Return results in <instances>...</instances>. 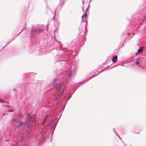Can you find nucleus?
<instances>
[{"mask_svg": "<svg viewBox=\"0 0 146 146\" xmlns=\"http://www.w3.org/2000/svg\"><path fill=\"white\" fill-rule=\"evenodd\" d=\"M12 124L15 127H19L23 125L22 122L18 120L13 119L12 121Z\"/></svg>", "mask_w": 146, "mask_h": 146, "instance_id": "nucleus-1", "label": "nucleus"}, {"mask_svg": "<svg viewBox=\"0 0 146 146\" xmlns=\"http://www.w3.org/2000/svg\"><path fill=\"white\" fill-rule=\"evenodd\" d=\"M58 80L57 79L55 78L53 81V84L54 85V88L55 89L57 90H59L60 88V85L59 84H57L55 85V83L56 81H57Z\"/></svg>", "mask_w": 146, "mask_h": 146, "instance_id": "nucleus-2", "label": "nucleus"}, {"mask_svg": "<svg viewBox=\"0 0 146 146\" xmlns=\"http://www.w3.org/2000/svg\"><path fill=\"white\" fill-rule=\"evenodd\" d=\"M117 57L116 56H113L112 60L113 63H115L117 61Z\"/></svg>", "mask_w": 146, "mask_h": 146, "instance_id": "nucleus-3", "label": "nucleus"}, {"mask_svg": "<svg viewBox=\"0 0 146 146\" xmlns=\"http://www.w3.org/2000/svg\"><path fill=\"white\" fill-rule=\"evenodd\" d=\"M30 118L29 116H28L26 122L28 124V125H30V124H29L30 123V122L31 123V121H30Z\"/></svg>", "mask_w": 146, "mask_h": 146, "instance_id": "nucleus-4", "label": "nucleus"}, {"mask_svg": "<svg viewBox=\"0 0 146 146\" xmlns=\"http://www.w3.org/2000/svg\"><path fill=\"white\" fill-rule=\"evenodd\" d=\"M143 48V47H141L140 48H139L138 50L137 53H136V54L137 55V53H140L142 51Z\"/></svg>", "mask_w": 146, "mask_h": 146, "instance_id": "nucleus-5", "label": "nucleus"}, {"mask_svg": "<svg viewBox=\"0 0 146 146\" xmlns=\"http://www.w3.org/2000/svg\"><path fill=\"white\" fill-rule=\"evenodd\" d=\"M47 119V116H46L45 117H44V121L42 122V124H43L45 122Z\"/></svg>", "mask_w": 146, "mask_h": 146, "instance_id": "nucleus-6", "label": "nucleus"}, {"mask_svg": "<svg viewBox=\"0 0 146 146\" xmlns=\"http://www.w3.org/2000/svg\"><path fill=\"white\" fill-rule=\"evenodd\" d=\"M135 64H139V62L136 60H135Z\"/></svg>", "mask_w": 146, "mask_h": 146, "instance_id": "nucleus-7", "label": "nucleus"}, {"mask_svg": "<svg viewBox=\"0 0 146 146\" xmlns=\"http://www.w3.org/2000/svg\"><path fill=\"white\" fill-rule=\"evenodd\" d=\"M41 30H40V29H37V30H36V32H38V33H40L41 32Z\"/></svg>", "mask_w": 146, "mask_h": 146, "instance_id": "nucleus-8", "label": "nucleus"}, {"mask_svg": "<svg viewBox=\"0 0 146 146\" xmlns=\"http://www.w3.org/2000/svg\"><path fill=\"white\" fill-rule=\"evenodd\" d=\"M86 16V14H84L82 15V17L83 18L84 17V16Z\"/></svg>", "mask_w": 146, "mask_h": 146, "instance_id": "nucleus-9", "label": "nucleus"}, {"mask_svg": "<svg viewBox=\"0 0 146 146\" xmlns=\"http://www.w3.org/2000/svg\"><path fill=\"white\" fill-rule=\"evenodd\" d=\"M33 119H34L33 120H34V121H35V118H34Z\"/></svg>", "mask_w": 146, "mask_h": 146, "instance_id": "nucleus-10", "label": "nucleus"}, {"mask_svg": "<svg viewBox=\"0 0 146 146\" xmlns=\"http://www.w3.org/2000/svg\"><path fill=\"white\" fill-rule=\"evenodd\" d=\"M63 91H64V90H63V91H62V93H63Z\"/></svg>", "mask_w": 146, "mask_h": 146, "instance_id": "nucleus-11", "label": "nucleus"}, {"mask_svg": "<svg viewBox=\"0 0 146 146\" xmlns=\"http://www.w3.org/2000/svg\"><path fill=\"white\" fill-rule=\"evenodd\" d=\"M3 102L2 101H0L1 102Z\"/></svg>", "mask_w": 146, "mask_h": 146, "instance_id": "nucleus-12", "label": "nucleus"}]
</instances>
